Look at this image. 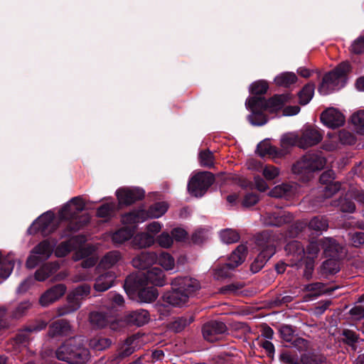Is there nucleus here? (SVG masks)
I'll return each instance as SVG.
<instances>
[{"instance_id":"obj_1","label":"nucleus","mask_w":364,"mask_h":364,"mask_svg":"<svg viewBox=\"0 0 364 364\" xmlns=\"http://www.w3.org/2000/svg\"><path fill=\"white\" fill-rule=\"evenodd\" d=\"M289 94L274 95L269 100L261 96L250 97L246 101V107L251 111L248 116V120L255 126H262L267 122V119L264 112L274 113L280 110L290 100Z\"/></svg>"},{"instance_id":"obj_2","label":"nucleus","mask_w":364,"mask_h":364,"mask_svg":"<svg viewBox=\"0 0 364 364\" xmlns=\"http://www.w3.org/2000/svg\"><path fill=\"white\" fill-rule=\"evenodd\" d=\"M171 287L172 291L164 295V300L173 306L186 304L200 288L197 279L188 277L175 278L171 282Z\"/></svg>"},{"instance_id":"obj_3","label":"nucleus","mask_w":364,"mask_h":364,"mask_svg":"<svg viewBox=\"0 0 364 364\" xmlns=\"http://www.w3.org/2000/svg\"><path fill=\"white\" fill-rule=\"evenodd\" d=\"M56 358L70 364H86L90 358V350L80 338H70L55 351Z\"/></svg>"},{"instance_id":"obj_4","label":"nucleus","mask_w":364,"mask_h":364,"mask_svg":"<svg viewBox=\"0 0 364 364\" xmlns=\"http://www.w3.org/2000/svg\"><path fill=\"white\" fill-rule=\"evenodd\" d=\"M84 208L85 204L81 198H73L62 208L59 216L61 220H72L69 228L73 231H77L90 221V217L87 214L79 216Z\"/></svg>"},{"instance_id":"obj_5","label":"nucleus","mask_w":364,"mask_h":364,"mask_svg":"<svg viewBox=\"0 0 364 364\" xmlns=\"http://www.w3.org/2000/svg\"><path fill=\"white\" fill-rule=\"evenodd\" d=\"M326 164V159L321 154L309 153L298 160L292 166V172L298 178L306 181L309 174L322 170Z\"/></svg>"},{"instance_id":"obj_6","label":"nucleus","mask_w":364,"mask_h":364,"mask_svg":"<svg viewBox=\"0 0 364 364\" xmlns=\"http://www.w3.org/2000/svg\"><path fill=\"white\" fill-rule=\"evenodd\" d=\"M86 238L83 235H77L60 243L55 250V255L58 257L67 255L72 250H75L73 259L78 261L91 255L96 250L93 245H84Z\"/></svg>"},{"instance_id":"obj_7","label":"nucleus","mask_w":364,"mask_h":364,"mask_svg":"<svg viewBox=\"0 0 364 364\" xmlns=\"http://www.w3.org/2000/svg\"><path fill=\"white\" fill-rule=\"evenodd\" d=\"M350 70V64L343 62L333 70L325 75L318 87L321 95H327L344 87L346 82V75Z\"/></svg>"},{"instance_id":"obj_8","label":"nucleus","mask_w":364,"mask_h":364,"mask_svg":"<svg viewBox=\"0 0 364 364\" xmlns=\"http://www.w3.org/2000/svg\"><path fill=\"white\" fill-rule=\"evenodd\" d=\"M213 182L214 176L210 172H198L191 177L188 183V192L196 197H201Z\"/></svg>"},{"instance_id":"obj_9","label":"nucleus","mask_w":364,"mask_h":364,"mask_svg":"<svg viewBox=\"0 0 364 364\" xmlns=\"http://www.w3.org/2000/svg\"><path fill=\"white\" fill-rule=\"evenodd\" d=\"M55 245V242H50L48 240H43L36 245L27 259V267L33 269L42 261L48 259L52 255Z\"/></svg>"},{"instance_id":"obj_10","label":"nucleus","mask_w":364,"mask_h":364,"mask_svg":"<svg viewBox=\"0 0 364 364\" xmlns=\"http://www.w3.org/2000/svg\"><path fill=\"white\" fill-rule=\"evenodd\" d=\"M285 251L288 257V265L297 268L305 267V250L299 242L294 240L288 242L285 247Z\"/></svg>"},{"instance_id":"obj_11","label":"nucleus","mask_w":364,"mask_h":364,"mask_svg":"<svg viewBox=\"0 0 364 364\" xmlns=\"http://www.w3.org/2000/svg\"><path fill=\"white\" fill-rule=\"evenodd\" d=\"M56 229L54 214L51 212H47L42 214L36 220L31 226L28 229L29 234H33L36 232H41L43 235H48Z\"/></svg>"},{"instance_id":"obj_12","label":"nucleus","mask_w":364,"mask_h":364,"mask_svg":"<svg viewBox=\"0 0 364 364\" xmlns=\"http://www.w3.org/2000/svg\"><path fill=\"white\" fill-rule=\"evenodd\" d=\"M257 245L259 247L260 252L257 260L262 263L269 260L275 253V246L273 240L267 232H262L257 237Z\"/></svg>"},{"instance_id":"obj_13","label":"nucleus","mask_w":364,"mask_h":364,"mask_svg":"<svg viewBox=\"0 0 364 364\" xmlns=\"http://www.w3.org/2000/svg\"><path fill=\"white\" fill-rule=\"evenodd\" d=\"M226 331V325L223 322L216 321L208 322L202 328L204 339L211 343L221 339Z\"/></svg>"},{"instance_id":"obj_14","label":"nucleus","mask_w":364,"mask_h":364,"mask_svg":"<svg viewBox=\"0 0 364 364\" xmlns=\"http://www.w3.org/2000/svg\"><path fill=\"white\" fill-rule=\"evenodd\" d=\"M293 216L281 208L266 213L262 217L263 223L268 226H280L292 220Z\"/></svg>"},{"instance_id":"obj_15","label":"nucleus","mask_w":364,"mask_h":364,"mask_svg":"<svg viewBox=\"0 0 364 364\" xmlns=\"http://www.w3.org/2000/svg\"><path fill=\"white\" fill-rule=\"evenodd\" d=\"M116 195L119 204L129 205L144 196L143 189L137 187L122 188L117 191Z\"/></svg>"},{"instance_id":"obj_16","label":"nucleus","mask_w":364,"mask_h":364,"mask_svg":"<svg viewBox=\"0 0 364 364\" xmlns=\"http://www.w3.org/2000/svg\"><path fill=\"white\" fill-rule=\"evenodd\" d=\"M322 140L321 132L313 127H305L299 136V147L307 149L318 144Z\"/></svg>"},{"instance_id":"obj_17","label":"nucleus","mask_w":364,"mask_h":364,"mask_svg":"<svg viewBox=\"0 0 364 364\" xmlns=\"http://www.w3.org/2000/svg\"><path fill=\"white\" fill-rule=\"evenodd\" d=\"M321 120L326 127L335 129L344 124L345 117L338 109L330 107L322 112Z\"/></svg>"},{"instance_id":"obj_18","label":"nucleus","mask_w":364,"mask_h":364,"mask_svg":"<svg viewBox=\"0 0 364 364\" xmlns=\"http://www.w3.org/2000/svg\"><path fill=\"white\" fill-rule=\"evenodd\" d=\"M65 284H58L46 291L40 297L39 303L42 306H48L60 299L66 291Z\"/></svg>"},{"instance_id":"obj_19","label":"nucleus","mask_w":364,"mask_h":364,"mask_svg":"<svg viewBox=\"0 0 364 364\" xmlns=\"http://www.w3.org/2000/svg\"><path fill=\"white\" fill-rule=\"evenodd\" d=\"M47 326V323L43 321H37L35 323L26 326L21 330L15 338L17 343L26 346L29 341L31 335L33 333H37L44 329Z\"/></svg>"},{"instance_id":"obj_20","label":"nucleus","mask_w":364,"mask_h":364,"mask_svg":"<svg viewBox=\"0 0 364 364\" xmlns=\"http://www.w3.org/2000/svg\"><path fill=\"white\" fill-rule=\"evenodd\" d=\"M319 252V247L316 242H311L306 249V254L304 255L305 268L304 270V277L309 279L311 278L314 269V257Z\"/></svg>"},{"instance_id":"obj_21","label":"nucleus","mask_w":364,"mask_h":364,"mask_svg":"<svg viewBox=\"0 0 364 364\" xmlns=\"http://www.w3.org/2000/svg\"><path fill=\"white\" fill-rule=\"evenodd\" d=\"M116 277V274L112 271L99 274L95 280L94 289L100 292L108 290L114 286Z\"/></svg>"},{"instance_id":"obj_22","label":"nucleus","mask_w":364,"mask_h":364,"mask_svg":"<svg viewBox=\"0 0 364 364\" xmlns=\"http://www.w3.org/2000/svg\"><path fill=\"white\" fill-rule=\"evenodd\" d=\"M297 192V184L291 183H282L276 186L269 192V196L274 198H284L286 199L296 195Z\"/></svg>"},{"instance_id":"obj_23","label":"nucleus","mask_w":364,"mask_h":364,"mask_svg":"<svg viewBox=\"0 0 364 364\" xmlns=\"http://www.w3.org/2000/svg\"><path fill=\"white\" fill-rule=\"evenodd\" d=\"M150 320L149 313L145 309H138L128 312L124 316V321L129 324L141 326Z\"/></svg>"},{"instance_id":"obj_24","label":"nucleus","mask_w":364,"mask_h":364,"mask_svg":"<svg viewBox=\"0 0 364 364\" xmlns=\"http://www.w3.org/2000/svg\"><path fill=\"white\" fill-rule=\"evenodd\" d=\"M157 255L154 252H142L134 257L132 261L133 267L139 269H146L156 262Z\"/></svg>"},{"instance_id":"obj_25","label":"nucleus","mask_w":364,"mask_h":364,"mask_svg":"<svg viewBox=\"0 0 364 364\" xmlns=\"http://www.w3.org/2000/svg\"><path fill=\"white\" fill-rule=\"evenodd\" d=\"M247 254V247L245 244H241L230 255L228 265L230 269H235L240 265L245 259Z\"/></svg>"},{"instance_id":"obj_26","label":"nucleus","mask_w":364,"mask_h":364,"mask_svg":"<svg viewBox=\"0 0 364 364\" xmlns=\"http://www.w3.org/2000/svg\"><path fill=\"white\" fill-rule=\"evenodd\" d=\"M148 283L155 286L163 287L166 284L165 274L159 267H152L144 274Z\"/></svg>"},{"instance_id":"obj_27","label":"nucleus","mask_w":364,"mask_h":364,"mask_svg":"<svg viewBox=\"0 0 364 364\" xmlns=\"http://www.w3.org/2000/svg\"><path fill=\"white\" fill-rule=\"evenodd\" d=\"M147 220L146 210L143 209L134 210L122 216V223L124 225H136Z\"/></svg>"},{"instance_id":"obj_28","label":"nucleus","mask_w":364,"mask_h":364,"mask_svg":"<svg viewBox=\"0 0 364 364\" xmlns=\"http://www.w3.org/2000/svg\"><path fill=\"white\" fill-rule=\"evenodd\" d=\"M122 259V255L119 251L113 250L107 252L100 260L97 269H108L114 267Z\"/></svg>"},{"instance_id":"obj_29","label":"nucleus","mask_w":364,"mask_h":364,"mask_svg":"<svg viewBox=\"0 0 364 364\" xmlns=\"http://www.w3.org/2000/svg\"><path fill=\"white\" fill-rule=\"evenodd\" d=\"M70 323L65 320L54 322L50 326L48 335L50 337L58 336H68L71 333Z\"/></svg>"},{"instance_id":"obj_30","label":"nucleus","mask_w":364,"mask_h":364,"mask_svg":"<svg viewBox=\"0 0 364 364\" xmlns=\"http://www.w3.org/2000/svg\"><path fill=\"white\" fill-rule=\"evenodd\" d=\"M155 242L154 237L146 232H140L134 235L132 240V245L136 249H142L151 247Z\"/></svg>"},{"instance_id":"obj_31","label":"nucleus","mask_w":364,"mask_h":364,"mask_svg":"<svg viewBox=\"0 0 364 364\" xmlns=\"http://www.w3.org/2000/svg\"><path fill=\"white\" fill-rule=\"evenodd\" d=\"M81 306L80 301L69 294L67 296V303L57 309L59 316H63L77 311Z\"/></svg>"},{"instance_id":"obj_32","label":"nucleus","mask_w":364,"mask_h":364,"mask_svg":"<svg viewBox=\"0 0 364 364\" xmlns=\"http://www.w3.org/2000/svg\"><path fill=\"white\" fill-rule=\"evenodd\" d=\"M60 268L58 262L47 263L35 272V279L43 282Z\"/></svg>"},{"instance_id":"obj_33","label":"nucleus","mask_w":364,"mask_h":364,"mask_svg":"<svg viewBox=\"0 0 364 364\" xmlns=\"http://www.w3.org/2000/svg\"><path fill=\"white\" fill-rule=\"evenodd\" d=\"M333 178V176L331 171L324 172L320 177V181L323 183H328L324 188L325 197L328 198L336 193L341 188V184L339 183H331V181Z\"/></svg>"},{"instance_id":"obj_34","label":"nucleus","mask_w":364,"mask_h":364,"mask_svg":"<svg viewBox=\"0 0 364 364\" xmlns=\"http://www.w3.org/2000/svg\"><path fill=\"white\" fill-rule=\"evenodd\" d=\"M324 253L328 257H338L342 247L333 238H325L323 241Z\"/></svg>"},{"instance_id":"obj_35","label":"nucleus","mask_w":364,"mask_h":364,"mask_svg":"<svg viewBox=\"0 0 364 364\" xmlns=\"http://www.w3.org/2000/svg\"><path fill=\"white\" fill-rule=\"evenodd\" d=\"M194 321L193 315H186L181 317L176 318L169 324V329L178 333L183 331L188 326H189Z\"/></svg>"},{"instance_id":"obj_36","label":"nucleus","mask_w":364,"mask_h":364,"mask_svg":"<svg viewBox=\"0 0 364 364\" xmlns=\"http://www.w3.org/2000/svg\"><path fill=\"white\" fill-rule=\"evenodd\" d=\"M90 321L95 327L103 328L112 323V318L102 312H92L90 314Z\"/></svg>"},{"instance_id":"obj_37","label":"nucleus","mask_w":364,"mask_h":364,"mask_svg":"<svg viewBox=\"0 0 364 364\" xmlns=\"http://www.w3.org/2000/svg\"><path fill=\"white\" fill-rule=\"evenodd\" d=\"M168 208L166 202H159L151 205L146 213L148 218H159L164 215Z\"/></svg>"},{"instance_id":"obj_38","label":"nucleus","mask_w":364,"mask_h":364,"mask_svg":"<svg viewBox=\"0 0 364 364\" xmlns=\"http://www.w3.org/2000/svg\"><path fill=\"white\" fill-rule=\"evenodd\" d=\"M309 228L310 230L321 234L323 231L327 230L328 223L323 217L315 216L309 221Z\"/></svg>"},{"instance_id":"obj_39","label":"nucleus","mask_w":364,"mask_h":364,"mask_svg":"<svg viewBox=\"0 0 364 364\" xmlns=\"http://www.w3.org/2000/svg\"><path fill=\"white\" fill-rule=\"evenodd\" d=\"M134 231L128 228H120L113 233L112 240L115 244H122L133 236Z\"/></svg>"},{"instance_id":"obj_40","label":"nucleus","mask_w":364,"mask_h":364,"mask_svg":"<svg viewBox=\"0 0 364 364\" xmlns=\"http://www.w3.org/2000/svg\"><path fill=\"white\" fill-rule=\"evenodd\" d=\"M297 80V77L294 73H283L274 78V82L278 86L289 87Z\"/></svg>"},{"instance_id":"obj_41","label":"nucleus","mask_w":364,"mask_h":364,"mask_svg":"<svg viewBox=\"0 0 364 364\" xmlns=\"http://www.w3.org/2000/svg\"><path fill=\"white\" fill-rule=\"evenodd\" d=\"M14 266V258L11 254L8 255L1 263L0 277L5 279L9 277Z\"/></svg>"},{"instance_id":"obj_42","label":"nucleus","mask_w":364,"mask_h":364,"mask_svg":"<svg viewBox=\"0 0 364 364\" xmlns=\"http://www.w3.org/2000/svg\"><path fill=\"white\" fill-rule=\"evenodd\" d=\"M138 296L141 302L151 303L158 297L159 293L156 288L147 287L139 290Z\"/></svg>"},{"instance_id":"obj_43","label":"nucleus","mask_w":364,"mask_h":364,"mask_svg":"<svg viewBox=\"0 0 364 364\" xmlns=\"http://www.w3.org/2000/svg\"><path fill=\"white\" fill-rule=\"evenodd\" d=\"M156 262L166 271L173 270L175 267L174 258L169 253L165 252L157 256Z\"/></svg>"},{"instance_id":"obj_44","label":"nucleus","mask_w":364,"mask_h":364,"mask_svg":"<svg viewBox=\"0 0 364 364\" xmlns=\"http://www.w3.org/2000/svg\"><path fill=\"white\" fill-rule=\"evenodd\" d=\"M115 209L116 205L113 202L103 204L97 209V215L105 220H108L114 215Z\"/></svg>"},{"instance_id":"obj_45","label":"nucleus","mask_w":364,"mask_h":364,"mask_svg":"<svg viewBox=\"0 0 364 364\" xmlns=\"http://www.w3.org/2000/svg\"><path fill=\"white\" fill-rule=\"evenodd\" d=\"M112 343L110 338L98 336L90 340V346L96 350H103L109 348Z\"/></svg>"},{"instance_id":"obj_46","label":"nucleus","mask_w":364,"mask_h":364,"mask_svg":"<svg viewBox=\"0 0 364 364\" xmlns=\"http://www.w3.org/2000/svg\"><path fill=\"white\" fill-rule=\"evenodd\" d=\"M314 85H306L301 92L299 93V98L300 104L305 105L308 104L312 99L314 94Z\"/></svg>"},{"instance_id":"obj_47","label":"nucleus","mask_w":364,"mask_h":364,"mask_svg":"<svg viewBox=\"0 0 364 364\" xmlns=\"http://www.w3.org/2000/svg\"><path fill=\"white\" fill-rule=\"evenodd\" d=\"M234 269L229 268L228 262L223 265H216L213 268V277L217 280L224 279L230 277L231 272Z\"/></svg>"},{"instance_id":"obj_48","label":"nucleus","mask_w":364,"mask_h":364,"mask_svg":"<svg viewBox=\"0 0 364 364\" xmlns=\"http://www.w3.org/2000/svg\"><path fill=\"white\" fill-rule=\"evenodd\" d=\"M221 240L226 244L236 242L240 239V235L236 230L232 229L223 230L220 233Z\"/></svg>"},{"instance_id":"obj_49","label":"nucleus","mask_w":364,"mask_h":364,"mask_svg":"<svg viewBox=\"0 0 364 364\" xmlns=\"http://www.w3.org/2000/svg\"><path fill=\"white\" fill-rule=\"evenodd\" d=\"M338 257H329L323 262L322 269L326 273L336 274L340 269L338 262L337 261Z\"/></svg>"},{"instance_id":"obj_50","label":"nucleus","mask_w":364,"mask_h":364,"mask_svg":"<svg viewBox=\"0 0 364 364\" xmlns=\"http://www.w3.org/2000/svg\"><path fill=\"white\" fill-rule=\"evenodd\" d=\"M257 153L260 156H265L266 155H275L277 154L276 148L272 146L269 141H264L257 145Z\"/></svg>"},{"instance_id":"obj_51","label":"nucleus","mask_w":364,"mask_h":364,"mask_svg":"<svg viewBox=\"0 0 364 364\" xmlns=\"http://www.w3.org/2000/svg\"><path fill=\"white\" fill-rule=\"evenodd\" d=\"M29 301H23L20 303L18 306L12 311L11 317L14 319H19L25 316L28 310L31 308Z\"/></svg>"},{"instance_id":"obj_52","label":"nucleus","mask_w":364,"mask_h":364,"mask_svg":"<svg viewBox=\"0 0 364 364\" xmlns=\"http://www.w3.org/2000/svg\"><path fill=\"white\" fill-rule=\"evenodd\" d=\"M279 333L282 340L288 343H291L296 337L294 330L291 326L284 325L282 326L279 329Z\"/></svg>"},{"instance_id":"obj_53","label":"nucleus","mask_w":364,"mask_h":364,"mask_svg":"<svg viewBox=\"0 0 364 364\" xmlns=\"http://www.w3.org/2000/svg\"><path fill=\"white\" fill-rule=\"evenodd\" d=\"M91 291V287L89 284H84L75 288L70 294L74 297L80 299L87 296Z\"/></svg>"},{"instance_id":"obj_54","label":"nucleus","mask_w":364,"mask_h":364,"mask_svg":"<svg viewBox=\"0 0 364 364\" xmlns=\"http://www.w3.org/2000/svg\"><path fill=\"white\" fill-rule=\"evenodd\" d=\"M351 121L358 132L364 133V110L353 114L351 117Z\"/></svg>"},{"instance_id":"obj_55","label":"nucleus","mask_w":364,"mask_h":364,"mask_svg":"<svg viewBox=\"0 0 364 364\" xmlns=\"http://www.w3.org/2000/svg\"><path fill=\"white\" fill-rule=\"evenodd\" d=\"M268 90V84L266 81L259 80L253 82L250 87V90L252 94L259 95L266 93Z\"/></svg>"},{"instance_id":"obj_56","label":"nucleus","mask_w":364,"mask_h":364,"mask_svg":"<svg viewBox=\"0 0 364 364\" xmlns=\"http://www.w3.org/2000/svg\"><path fill=\"white\" fill-rule=\"evenodd\" d=\"M213 154L209 150L200 151L199 154V162L202 166L211 167L213 166Z\"/></svg>"},{"instance_id":"obj_57","label":"nucleus","mask_w":364,"mask_h":364,"mask_svg":"<svg viewBox=\"0 0 364 364\" xmlns=\"http://www.w3.org/2000/svg\"><path fill=\"white\" fill-rule=\"evenodd\" d=\"M156 242L160 247L167 249L172 246L173 240L168 232H164L157 237Z\"/></svg>"},{"instance_id":"obj_58","label":"nucleus","mask_w":364,"mask_h":364,"mask_svg":"<svg viewBox=\"0 0 364 364\" xmlns=\"http://www.w3.org/2000/svg\"><path fill=\"white\" fill-rule=\"evenodd\" d=\"M279 359L283 364H299L298 355L289 351L282 352Z\"/></svg>"},{"instance_id":"obj_59","label":"nucleus","mask_w":364,"mask_h":364,"mask_svg":"<svg viewBox=\"0 0 364 364\" xmlns=\"http://www.w3.org/2000/svg\"><path fill=\"white\" fill-rule=\"evenodd\" d=\"M279 169L274 166L267 165L262 171V174L267 180H273L279 175Z\"/></svg>"},{"instance_id":"obj_60","label":"nucleus","mask_w":364,"mask_h":364,"mask_svg":"<svg viewBox=\"0 0 364 364\" xmlns=\"http://www.w3.org/2000/svg\"><path fill=\"white\" fill-rule=\"evenodd\" d=\"M364 301V296H362L358 304L350 309V313L352 316H355L357 318H362L364 317V304H362Z\"/></svg>"},{"instance_id":"obj_61","label":"nucleus","mask_w":364,"mask_h":364,"mask_svg":"<svg viewBox=\"0 0 364 364\" xmlns=\"http://www.w3.org/2000/svg\"><path fill=\"white\" fill-rule=\"evenodd\" d=\"M299 136L290 133L285 134L282 138V144L283 146H299Z\"/></svg>"},{"instance_id":"obj_62","label":"nucleus","mask_w":364,"mask_h":364,"mask_svg":"<svg viewBox=\"0 0 364 364\" xmlns=\"http://www.w3.org/2000/svg\"><path fill=\"white\" fill-rule=\"evenodd\" d=\"M107 297L112 302V307L121 306L124 302L123 296L114 291H110Z\"/></svg>"},{"instance_id":"obj_63","label":"nucleus","mask_w":364,"mask_h":364,"mask_svg":"<svg viewBox=\"0 0 364 364\" xmlns=\"http://www.w3.org/2000/svg\"><path fill=\"white\" fill-rule=\"evenodd\" d=\"M338 205L342 212L353 213L355 209L354 203L347 198L341 199Z\"/></svg>"},{"instance_id":"obj_64","label":"nucleus","mask_w":364,"mask_h":364,"mask_svg":"<svg viewBox=\"0 0 364 364\" xmlns=\"http://www.w3.org/2000/svg\"><path fill=\"white\" fill-rule=\"evenodd\" d=\"M350 50L355 54H360L364 52V37L356 39L351 45Z\"/></svg>"}]
</instances>
